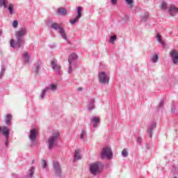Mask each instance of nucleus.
I'll use <instances>...</instances> for the list:
<instances>
[{"mask_svg": "<svg viewBox=\"0 0 178 178\" xmlns=\"http://www.w3.org/2000/svg\"><path fill=\"white\" fill-rule=\"evenodd\" d=\"M147 19H148V15H145V16L142 18V20H143V22H147Z\"/></svg>", "mask_w": 178, "mask_h": 178, "instance_id": "37998d69", "label": "nucleus"}, {"mask_svg": "<svg viewBox=\"0 0 178 178\" xmlns=\"http://www.w3.org/2000/svg\"><path fill=\"white\" fill-rule=\"evenodd\" d=\"M6 70V69L5 68V65H1V71L0 72V79H2V76L5 74Z\"/></svg>", "mask_w": 178, "mask_h": 178, "instance_id": "7c9ffc66", "label": "nucleus"}, {"mask_svg": "<svg viewBox=\"0 0 178 178\" xmlns=\"http://www.w3.org/2000/svg\"><path fill=\"white\" fill-rule=\"evenodd\" d=\"M83 12V8L81 7H77V17L79 19L81 17V13Z\"/></svg>", "mask_w": 178, "mask_h": 178, "instance_id": "bb28decb", "label": "nucleus"}, {"mask_svg": "<svg viewBox=\"0 0 178 178\" xmlns=\"http://www.w3.org/2000/svg\"><path fill=\"white\" fill-rule=\"evenodd\" d=\"M76 59H77V55L74 53H72L70 56H69V58H68V62L69 63L72 64V63L74 61V60H76Z\"/></svg>", "mask_w": 178, "mask_h": 178, "instance_id": "aec40b11", "label": "nucleus"}, {"mask_svg": "<svg viewBox=\"0 0 178 178\" xmlns=\"http://www.w3.org/2000/svg\"><path fill=\"white\" fill-rule=\"evenodd\" d=\"M27 34V29L26 27H22L19 30L15 31L16 41L11 39L10 41V47L12 48H21L22 45L24 44V36Z\"/></svg>", "mask_w": 178, "mask_h": 178, "instance_id": "f257e3e1", "label": "nucleus"}, {"mask_svg": "<svg viewBox=\"0 0 178 178\" xmlns=\"http://www.w3.org/2000/svg\"><path fill=\"white\" fill-rule=\"evenodd\" d=\"M146 149H149V145L146 143Z\"/></svg>", "mask_w": 178, "mask_h": 178, "instance_id": "49530a36", "label": "nucleus"}, {"mask_svg": "<svg viewBox=\"0 0 178 178\" xmlns=\"http://www.w3.org/2000/svg\"><path fill=\"white\" fill-rule=\"evenodd\" d=\"M78 91H83V88H79Z\"/></svg>", "mask_w": 178, "mask_h": 178, "instance_id": "de8ad7c7", "label": "nucleus"}, {"mask_svg": "<svg viewBox=\"0 0 178 178\" xmlns=\"http://www.w3.org/2000/svg\"><path fill=\"white\" fill-rule=\"evenodd\" d=\"M171 112H175V109L172 108V109L171 110Z\"/></svg>", "mask_w": 178, "mask_h": 178, "instance_id": "8fccbe9b", "label": "nucleus"}, {"mask_svg": "<svg viewBox=\"0 0 178 178\" xmlns=\"http://www.w3.org/2000/svg\"><path fill=\"white\" fill-rule=\"evenodd\" d=\"M156 39L159 42H162V36H161V34L157 33L156 35Z\"/></svg>", "mask_w": 178, "mask_h": 178, "instance_id": "72a5a7b5", "label": "nucleus"}, {"mask_svg": "<svg viewBox=\"0 0 178 178\" xmlns=\"http://www.w3.org/2000/svg\"><path fill=\"white\" fill-rule=\"evenodd\" d=\"M160 44H161V45H163V47H166V44H165V42H163V41L161 40V42H159Z\"/></svg>", "mask_w": 178, "mask_h": 178, "instance_id": "a18cd8bd", "label": "nucleus"}, {"mask_svg": "<svg viewBox=\"0 0 178 178\" xmlns=\"http://www.w3.org/2000/svg\"><path fill=\"white\" fill-rule=\"evenodd\" d=\"M164 104H165V102H163V100H161L158 106L159 109H161V108H163Z\"/></svg>", "mask_w": 178, "mask_h": 178, "instance_id": "e433bc0d", "label": "nucleus"}, {"mask_svg": "<svg viewBox=\"0 0 178 178\" xmlns=\"http://www.w3.org/2000/svg\"><path fill=\"white\" fill-rule=\"evenodd\" d=\"M158 59H159L158 54H155L152 57L151 60L152 62H153V63H156V62H158Z\"/></svg>", "mask_w": 178, "mask_h": 178, "instance_id": "c756f323", "label": "nucleus"}, {"mask_svg": "<svg viewBox=\"0 0 178 178\" xmlns=\"http://www.w3.org/2000/svg\"><path fill=\"white\" fill-rule=\"evenodd\" d=\"M170 56L172 59V63H174V65H178V52L175 49H172L170 53Z\"/></svg>", "mask_w": 178, "mask_h": 178, "instance_id": "0eeeda50", "label": "nucleus"}, {"mask_svg": "<svg viewBox=\"0 0 178 178\" xmlns=\"http://www.w3.org/2000/svg\"><path fill=\"white\" fill-rule=\"evenodd\" d=\"M98 78L99 83H102V84H108L109 83V77L106 74V72H100L98 74Z\"/></svg>", "mask_w": 178, "mask_h": 178, "instance_id": "423d86ee", "label": "nucleus"}, {"mask_svg": "<svg viewBox=\"0 0 178 178\" xmlns=\"http://www.w3.org/2000/svg\"><path fill=\"white\" fill-rule=\"evenodd\" d=\"M0 35H2V29H0Z\"/></svg>", "mask_w": 178, "mask_h": 178, "instance_id": "09e8293b", "label": "nucleus"}, {"mask_svg": "<svg viewBox=\"0 0 178 178\" xmlns=\"http://www.w3.org/2000/svg\"><path fill=\"white\" fill-rule=\"evenodd\" d=\"M122 156H124V158L127 157L129 156V152H127V151L126 150V149H123L122 152Z\"/></svg>", "mask_w": 178, "mask_h": 178, "instance_id": "f704fd0d", "label": "nucleus"}, {"mask_svg": "<svg viewBox=\"0 0 178 178\" xmlns=\"http://www.w3.org/2000/svg\"><path fill=\"white\" fill-rule=\"evenodd\" d=\"M51 66L53 70H55L58 74H60V66L58 65V61L56 60H51Z\"/></svg>", "mask_w": 178, "mask_h": 178, "instance_id": "1a4fd4ad", "label": "nucleus"}, {"mask_svg": "<svg viewBox=\"0 0 178 178\" xmlns=\"http://www.w3.org/2000/svg\"><path fill=\"white\" fill-rule=\"evenodd\" d=\"M90 122L93 123L92 127H98V124H99V118L97 117H93L91 118Z\"/></svg>", "mask_w": 178, "mask_h": 178, "instance_id": "2eb2a0df", "label": "nucleus"}, {"mask_svg": "<svg viewBox=\"0 0 178 178\" xmlns=\"http://www.w3.org/2000/svg\"><path fill=\"white\" fill-rule=\"evenodd\" d=\"M169 13L172 16H175L176 13H178V8L175 5H171L169 8Z\"/></svg>", "mask_w": 178, "mask_h": 178, "instance_id": "9b49d317", "label": "nucleus"}, {"mask_svg": "<svg viewBox=\"0 0 178 178\" xmlns=\"http://www.w3.org/2000/svg\"><path fill=\"white\" fill-rule=\"evenodd\" d=\"M58 90V85L51 83L49 87H46L43 90H42V93L40 95L41 99H44V97H45L47 92L49 91H56Z\"/></svg>", "mask_w": 178, "mask_h": 178, "instance_id": "39448f33", "label": "nucleus"}, {"mask_svg": "<svg viewBox=\"0 0 178 178\" xmlns=\"http://www.w3.org/2000/svg\"><path fill=\"white\" fill-rule=\"evenodd\" d=\"M17 26H19V22L17 20L13 21V27H14V29H16Z\"/></svg>", "mask_w": 178, "mask_h": 178, "instance_id": "c9c22d12", "label": "nucleus"}, {"mask_svg": "<svg viewBox=\"0 0 178 178\" xmlns=\"http://www.w3.org/2000/svg\"><path fill=\"white\" fill-rule=\"evenodd\" d=\"M111 3H113V5H116V3H118V0H111Z\"/></svg>", "mask_w": 178, "mask_h": 178, "instance_id": "c03bdc74", "label": "nucleus"}, {"mask_svg": "<svg viewBox=\"0 0 178 178\" xmlns=\"http://www.w3.org/2000/svg\"><path fill=\"white\" fill-rule=\"evenodd\" d=\"M117 38L118 37L116 36V35H111L110 37L108 42H110V44H115V42L116 41Z\"/></svg>", "mask_w": 178, "mask_h": 178, "instance_id": "b1692460", "label": "nucleus"}, {"mask_svg": "<svg viewBox=\"0 0 178 178\" xmlns=\"http://www.w3.org/2000/svg\"><path fill=\"white\" fill-rule=\"evenodd\" d=\"M11 120H12V115L10 114H7L5 120L6 124L8 125L10 124Z\"/></svg>", "mask_w": 178, "mask_h": 178, "instance_id": "393cba45", "label": "nucleus"}, {"mask_svg": "<svg viewBox=\"0 0 178 178\" xmlns=\"http://www.w3.org/2000/svg\"><path fill=\"white\" fill-rule=\"evenodd\" d=\"M95 104V99H90L89 100V104L88 105V111H92L95 108V106L94 105Z\"/></svg>", "mask_w": 178, "mask_h": 178, "instance_id": "dca6fc26", "label": "nucleus"}, {"mask_svg": "<svg viewBox=\"0 0 178 178\" xmlns=\"http://www.w3.org/2000/svg\"><path fill=\"white\" fill-rule=\"evenodd\" d=\"M51 29L56 30V31H58V30L59 31L62 27H60V25H59L58 23H53L51 24Z\"/></svg>", "mask_w": 178, "mask_h": 178, "instance_id": "412c9836", "label": "nucleus"}, {"mask_svg": "<svg viewBox=\"0 0 178 178\" xmlns=\"http://www.w3.org/2000/svg\"><path fill=\"white\" fill-rule=\"evenodd\" d=\"M13 8H14L13 3H9L8 9L10 15H13Z\"/></svg>", "mask_w": 178, "mask_h": 178, "instance_id": "c85d7f7f", "label": "nucleus"}, {"mask_svg": "<svg viewBox=\"0 0 178 178\" xmlns=\"http://www.w3.org/2000/svg\"><path fill=\"white\" fill-rule=\"evenodd\" d=\"M112 149H111L110 147H105L102 149L101 153L102 159H105V158H106L107 159H111L112 158Z\"/></svg>", "mask_w": 178, "mask_h": 178, "instance_id": "20e7f679", "label": "nucleus"}, {"mask_svg": "<svg viewBox=\"0 0 178 178\" xmlns=\"http://www.w3.org/2000/svg\"><path fill=\"white\" fill-rule=\"evenodd\" d=\"M85 136H86V132H84V131H81V136H80L81 140H83V138H84Z\"/></svg>", "mask_w": 178, "mask_h": 178, "instance_id": "58836bf2", "label": "nucleus"}, {"mask_svg": "<svg viewBox=\"0 0 178 178\" xmlns=\"http://www.w3.org/2000/svg\"><path fill=\"white\" fill-rule=\"evenodd\" d=\"M136 141H137L138 144H141V142L143 141V138H141V137H138V138H136Z\"/></svg>", "mask_w": 178, "mask_h": 178, "instance_id": "ea45409f", "label": "nucleus"}, {"mask_svg": "<svg viewBox=\"0 0 178 178\" xmlns=\"http://www.w3.org/2000/svg\"><path fill=\"white\" fill-rule=\"evenodd\" d=\"M73 71L72 68V63H70V66L68 68V73H72V72Z\"/></svg>", "mask_w": 178, "mask_h": 178, "instance_id": "a19ab883", "label": "nucleus"}, {"mask_svg": "<svg viewBox=\"0 0 178 178\" xmlns=\"http://www.w3.org/2000/svg\"><path fill=\"white\" fill-rule=\"evenodd\" d=\"M80 18L79 17H76L74 19L70 20V24H76L77 22H79Z\"/></svg>", "mask_w": 178, "mask_h": 178, "instance_id": "2f4dec72", "label": "nucleus"}, {"mask_svg": "<svg viewBox=\"0 0 178 178\" xmlns=\"http://www.w3.org/2000/svg\"><path fill=\"white\" fill-rule=\"evenodd\" d=\"M99 166H101V162L99 161L89 164L90 172L93 176H97V175L101 173Z\"/></svg>", "mask_w": 178, "mask_h": 178, "instance_id": "7ed1b4c3", "label": "nucleus"}, {"mask_svg": "<svg viewBox=\"0 0 178 178\" xmlns=\"http://www.w3.org/2000/svg\"><path fill=\"white\" fill-rule=\"evenodd\" d=\"M156 126V122H152L148 127L147 130V133L149 136V137H152V131L154 130V129H155V127Z\"/></svg>", "mask_w": 178, "mask_h": 178, "instance_id": "f8f14e48", "label": "nucleus"}, {"mask_svg": "<svg viewBox=\"0 0 178 178\" xmlns=\"http://www.w3.org/2000/svg\"><path fill=\"white\" fill-rule=\"evenodd\" d=\"M6 142H5V146L6 147H8L9 146V140H9V138H6Z\"/></svg>", "mask_w": 178, "mask_h": 178, "instance_id": "79ce46f5", "label": "nucleus"}, {"mask_svg": "<svg viewBox=\"0 0 178 178\" xmlns=\"http://www.w3.org/2000/svg\"><path fill=\"white\" fill-rule=\"evenodd\" d=\"M81 159V156L80 155V149H76L74 154V162H76V161H80Z\"/></svg>", "mask_w": 178, "mask_h": 178, "instance_id": "4468645a", "label": "nucleus"}, {"mask_svg": "<svg viewBox=\"0 0 178 178\" xmlns=\"http://www.w3.org/2000/svg\"><path fill=\"white\" fill-rule=\"evenodd\" d=\"M23 58L25 60V62L26 63H29V61L30 60V55H29V53L27 51H25L23 54Z\"/></svg>", "mask_w": 178, "mask_h": 178, "instance_id": "5701e85b", "label": "nucleus"}, {"mask_svg": "<svg viewBox=\"0 0 178 178\" xmlns=\"http://www.w3.org/2000/svg\"><path fill=\"white\" fill-rule=\"evenodd\" d=\"M53 168L58 175H60V173H62V170L60 169V164H59V162L54 161L53 163Z\"/></svg>", "mask_w": 178, "mask_h": 178, "instance_id": "9d476101", "label": "nucleus"}, {"mask_svg": "<svg viewBox=\"0 0 178 178\" xmlns=\"http://www.w3.org/2000/svg\"><path fill=\"white\" fill-rule=\"evenodd\" d=\"M59 136H60L59 133H55L52 136H49L48 139V149H54V148L58 145Z\"/></svg>", "mask_w": 178, "mask_h": 178, "instance_id": "f03ea898", "label": "nucleus"}, {"mask_svg": "<svg viewBox=\"0 0 178 178\" xmlns=\"http://www.w3.org/2000/svg\"><path fill=\"white\" fill-rule=\"evenodd\" d=\"M35 138H37V130L35 129H31L29 134V140L31 141L32 144H34V145H35Z\"/></svg>", "mask_w": 178, "mask_h": 178, "instance_id": "6e6552de", "label": "nucleus"}, {"mask_svg": "<svg viewBox=\"0 0 178 178\" xmlns=\"http://www.w3.org/2000/svg\"><path fill=\"white\" fill-rule=\"evenodd\" d=\"M127 3V5L129 6L130 9H133V6H134V0H124Z\"/></svg>", "mask_w": 178, "mask_h": 178, "instance_id": "4be33fe9", "label": "nucleus"}, {"mask_svg": "<svg viewBox=\"0 0 178 178\" xmlns=\"http://www.w3.org/2000/svg\"><path fill=\"white\" fill-rule=\"evenodd\" d=\"M42 168H43L44 169H45V168H47V161L42 160Z\"/></svg>", "mask_w": 178, "mask_h": 178, "instance_id": "4c0bfd02", "label": "nucleus"}, {"mask_svg": "<svg viewBox=\"0 0 178 178\" xmlns=\"http://www.w3.org/2000/svg\"><path fill=\"white\" fill-rule=\"evenodd\" d=\"M57 13L60 15V16H66V15H67V10L63 8V7H61L58 9Z\"/></svg>", "mask_w": 178, "mask_h": 178, "instance_id": "f3484780", "label": "nucleus"}, {"mask_svg": "<svg viewBox=\"0 0 178 178\" xmlns=\"http://www.w3.org/2000/svg\"><path fill=\"white\" fill-rule=\"evenodd\" d=\"M34 170H35V168L32 166L29 170V177H33V175H34Z\"/></svg>", "mask_w": 178, "mask_h": 178, "instance_id": "473e14b6", "label": "nucleus"}, {"mask_svg": "<svg viewBox=\"0 0 178 178\" xmlns=\"http://www.w3.org/2000/svg\"><path fill=\"white\" fill-rule=\"evenodd\" d=\"M1 133H3V136H5L6 138H9V129H8L7 127H3V128L0 127Z\"/></svg>", "mask_w": 178, "mask_h": 178, "instance_id": "ddd939ff", "label": "nucleus"}, {"mask_svg": "<svg viewBox=\"0 0 178 178\" xmlns=\"http://www.w3.org/2000/svg\"><path fill=\"white\" fill-rule=\"evenodd\" d=\"M8 8V0H0V8Z\"/></svg>", "mask_w": 178, "mask_h": 178, "instance_id": "a878e982", "label": "nucleus"}, {"mask_svg": "<svg viewBox=\"0 0 178 178\" xmlns=\"http://www.w3.org/2000/svg\"><path fill=\"white\" fill-rule=\"evenodd\" d=\"M161 9H162V10H166L168 9V3H166L165 1L161 3Z\"/></svg>", "mask_w": 178, "mask_h": 178, "instance_id": "cd10ccee", "label": "nucleus"}, {"mask_svg": "<svg viewBox=\"0 0 178 178\" xmlns=\"http://www.w3.org/2000/svg\"><path fill=\"white\" fill-rule=\"evenodd\" d=\"M58 33L61 35L62 38H63V40H65V41H67V37L66 36V32H65V29L63 28L60 29L58 31Z\"/></svg>", "mask_w": 178, "mask_h": 178, "instance_id": "6ab92c4d", "label": "nucleus"}, {"mask_svg": "<svg viewBox=\"0 0 178 178\" xmlns=\"http://www.w3.org/2000/svg\"><path fill=\"white\" fill-rule=\"evenodd\" d=\"M40 69H41V63L38 61L33 69V72L35 74H38V72H40Z\"/></svg>", "mask_w": 178, "mask_h": 178, "instance_id": "a211bd4d", "label": "nucleus"}]
</instances>
